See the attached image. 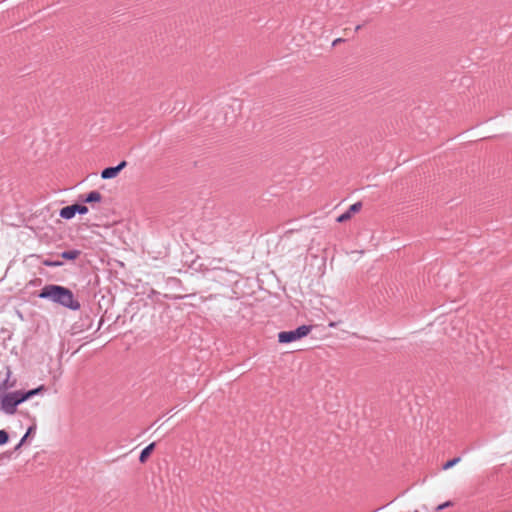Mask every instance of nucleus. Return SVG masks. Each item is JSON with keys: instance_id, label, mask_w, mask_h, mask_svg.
I'll return each mask as SVG.
<instances>
[{"instance_id": "1", "label": "nucleus", "mask_w": 512, "mask_h": 512, "mask_svg": "<svg viewBox=\"0 0 512 512\" xmlns=\"http://www.w3.org/2000/svg\"><path fill=\"white\" fill-rule=\"evenodd\" d=\"M38 297L50 300L72 311L79 310L81 306L70 289L56 284L45 285L41 289Z\"/></svg>"}, {"instance_id": "2", "label": "nucleus", "mask_w": 512, "mask_h": 512, "mask_svg": "<svg viewBox=\"0 0 512 512\" xmlns=\"http://www.w3.org/2000/svg\"><path fill=\"white\" fill-rule=\"evenodd\" d=\"M23 403L21 391H14L0 396V411L7 415H13L18 405Z\"/></svg>"}, {"instance_id": "3", "label": "nucleus", "mask_w": 512, "mask_h": 512, "mask_svg": "<svg viewBox=\"0 0 512 512\" xmlns=\"http://www.w3.org/2000/svg\"><path fill=\"white\" fill-rule=\"evenodd\" d=\"M312 330L311 325H301L295 330L282 331L278 334L279 343H291L307 336Z\"/></svg>"}, {"instance_id": "4", "label": "nucleus", "mask_w": 512, "mask_h": 512, "mask_svg": "<svg viewBox=\"0 0 512 512\" xmlns=\"http://www.w3.org/2000/svg\"><path fill=\"white\" fill-rule=\"evenodd\" d=\"M126 165H127L126 161H121L116 166H110V167L104 168L101 171V178L105 179V180L115 178L120 173V171L126 167Z\"/></svg>"}, {"instance_id": "5", "label": "nucleus", "mask_w": 512, "mask_h": 512, "mask_svg": "<svg viewBox=\"0 0 512 512\" xmlns=\"http://www.w3.org/2000/svg\"><path fill=\"white\" fill-rule=\"evenodd\" d=\"M361 208H362L361 202H356V203L352 204L346 212H344L343 214H341L337 217L336 221L338 223L347 221L348 219L351 218V215L353 213L359 212Z\"/></svg>"}, {"instance_id": "6", "label": "nucleus", "mask_w": 512, "mask_h": 512, "mask_svg": "<svg viewBox=\"0 0 512 512\" xmlns=\"http://www.w3.org/2000/svg\"><path fill=\"white\" fill-rule=\"evenodd\" d=\"M102 195L99 191H91L85 197H81L83 203H98L101 202Z\"/></svg>"}, {"instance_id": "7", "label": "nucleus", "mask_w": 512, "mask_h": 512, "mask_svg": "<svg viewBox=\"0 0 512 512\" xmlns=\"http://www.w3.org/2000/svg\"><path fill=\"white\" fill-rule=\"evenodd\" d=\"M76 215L74 204L65 206L59 211V216L65 220H70Z\"/></svg>"}, {"instance_id": "8", "label": "nucleus", "mask_w": 512, "mask_h": 512, "mask_svg": "<svg viewBox=\"0 0 512 512\" xmlns=\"http://www.w3.org/2000/svg\"><path fill=\"white\" fill-rule=\"evenodd\" d=\"M43 390H44V386L41 385L35 389H31V390L24 391V392L21 391V396H22L23 402L27 401L28 399L32 398L33 396L38 395Z\"/></svg>"}, {"instance_id": "9", "label": "nucleus", "mask_w": 512, "mask_h": 512, "mask_svg": "<svg viewBox=\"0 0 512 512\" xmlns=\"http://www.w3.org/2000/svg\"><path fill=\"white\" fill-rule=\"evenodd\" d=\"M80 254H81L80 250L72 249V250H66V251L61 252L60 256L66 260H75L76 258L79 257Z\"/></svg>"}, {"instance_id": "10", "label": "nucleus", "mask_w": 512, "mask_h": 512, "mask_svg": "<svg viewBox=\"0 0 512 512\" xmlns=\"http://www.w3.org/2000/svg\"><path fill=\"white\" fill-rule=\"evenodd\" d=\"M155 447V443H150L148 446H146L140 453L139 455V461L141 463H144L146 462V460L148 459V457L150 456L151 452L153 451Z\"/></svg>"}, {"instance_id": "11", "label": "nucleus", "mask_w": 512, "mask_h": 512, "mask_svg": "<svg viewBox=\"0 0 512 512\" xmlns=\"http://www.w3.org/2000/svg\"><path fill=\"white\" fill-rule=\"evenodd\" d=\"M74 207L76 208V214H80V215H85L88 213V207L84 204H78V203H75L74 204Z\"/></svg>"}, {"instance_id": "12", "label": "nucleus", "mask_w": 512, "mask_h": 512, "mask_svg": "<svg viewBox=\"0 0 512 512\" xmlns=\"http://www.w3.org/2000/svg\"><path fill=\"white\" fill-rule=\"evenodd\" d=\"M461 460L460 457H455L449 461H447L444 465H443V469L444 470H448L450 468H452L453 466H455L457 463H459Z\"/></svg>"}, {"instance_id": "13", "label": "nucleus", "mask_w": 512, "mask_h": 512, "mask_svg": "<svg viewBox=\"0 0 512 512\" xmlns=\"http://www.w3.org/2000/svg\"><path fill=\"white\" fill-rule=\"evenodd\" d=\"M9 441V434L5 430H0V446Z\"/></svg>"}, {"instance_id": "14", "label": "nucleus", "mask_w": 512, "mask_h": 512, "mask_svg": "<svg viewBox=\"0 0 512 512\" xmlns=\"http://www.w3.org/2000/svg\"><path fill=\"white\" fill-rule=\"evenodd\" d=\"M63 263L60 261H52V260H45L44 265L47 267H58L61 266Z\"/></svg>"}, {"instance_id": "15", "label": "nucleus", "mask_w": 512, "mask_h": 512, "mask_svg": "<svg viewBox=\"0 0 512 512\" xmlns=\"http://www.w3.org/2000/svg\"><path fill=\"white\" fill-rule=\"evenodd\" d=\"M451 505H452L451 501H446L445 503L438 505L436 509L438 511H441V510H443V509H445V508H447V507H449Z\"/></svg>"}, {"instance_id": "16", "label": "nucleus", "mask_w": 512, "mask_h": 512, "mask_svg": "<svg viewBox=\"0 0 512 512\" xmlns=\"http://www.w3.org/2000/svg\"><path fill=\"white\" fill-rule=\"evenodd\" d=\"M27 438H28V433H25L19 442L22 443V445H23Z\"/></svg>"}, {"instance_id": "17", "label": "nucleus", "mask_w": 512, "mask_h": 512, "mask_svg": "<svg viewBox=\"0 0 512 512\" xmlns=\"http://www.w3.org/2000/svg\"><path fill=\"white\" fill-rule=\"evenodd\" d=\"M343 39L342 38H337L336 40L333 41V46H335L336 44H339L340 42H342Z\"/></svg>"}, {"instance_id": "18", "label": "nucleus", "mask_w": 512, "mask_h": 512, "mask_svg": "<svg viewBox=\"0 0 512 512\" xmlns=\"http://www.w3.org/2000/svg\"><path fill=\"white\" fill-rule=\"evenodd\" d=\"M35 430L34 426H30L26 433H28V436Z\"/></svg>"}, {"instance_id": "19", "label": "nucleus", "mask_w": 512, "mask_h": 512, "mask_svg": "<svg viewBox=\"0 0 512 512\" xmlns=\"http://www.w3.org/2000/svg\"><path fill=\"white\" fill-rule=\"evenodd\" d=\"M21 446H22V443H20V442H19V443L15 446V448H14V449H15V450H19V449L21 448Z\"/></svg>"}, {"instance_id": "20", "label": "nucleus", "mask_w": 512, "mask_h": 512, "mask_svg": "<svg viewBox=\"0 0 512 512\" xmlns=\"http://www.w3.org/2000/svg\"><path fill=\"white\" fill-rule=\"evenodd\" d=\"M361 27H362L361 25H357V26L355 27V32L359 31V30L361 29Z\"/></svg>"}]
</instances>
